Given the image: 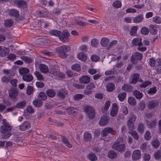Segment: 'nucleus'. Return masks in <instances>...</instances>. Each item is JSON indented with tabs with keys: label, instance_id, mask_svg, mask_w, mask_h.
<instances>
[{
	"label": "nucleus",
	"instance_id": "nucleus-1",
	"mask_svg": "<svg viewBox=\"0 0 161 161\" xmlns=\"http://www.w3.org/2000/svg\"><path fill=\"white\" fill-rule=\"evenodd\" d=\"M2 123L3 125L0 127V132L4 134L3 136V138L8 139L11 135L10 131L12 129V126L5 119L2 120Z\"/></svg>",
	"mask_w": 161,
	"mask_h": 161
},
{
	"label": "nucleus",
	"instance_id": "nucleus-2",
	"mask_svg": "<svg viewBox=\"0 0 161 161\" xmlns=\"http://www.w3.org/2000/svg\"><path fill=\"white\" fill-rule=\"evenodd\" d=\"M70 50V47L69 46L64 45L58 47L56 49V52L60 57L64 58L68 56L66 53Z\"/></svg>",
	"mask_w": 161,
	"mask_h": 161
},
{
	"label": "nucleus",
	"instance_id": "nucleus-3",
	"mask_svg": "<svg viewBox=\"0 0 161 161\" xmlns=\"http://www.w3.org/2000/svg\"><path fill=\"white\" fill-rule=\"evenodd\" d=\"M112 147L113 149L119 152H124L125 148V144L122 143V138H118L117 141L113 144Z\"/></svg>",
	"mask_w": 161,
	"mask_h": 161
},
{
	"label": "nucleus",
	"instance_id": "nucleus-4",
	"mask_svg": "<svg viewBox=\"0 0 161 161\" xmlns=\"http://www.w3.org/2000/svg\"><path fill=\"white\" fill-rule=\"evenodd\" d=\"M136 119V116L132 112L130 113L128 117L127 121V125L128 129L130 130H133L134 128V123Z\"/></svg>",
	"mask_w": 161,
	"mask_h": 161
},
{
	"label": "nucleus",
	"instance_id": "nucleus-5",
	"mask_svg": "<svg viewBox=\"0 0 161 161\" xmlns=\"http://www.w3.org/2000/svg\"><path fill=\"white\" fill-rule=\"evenodd\" d=\"M50 72L52 75L57 77L63 78L64 77V74L60 72L56 68L53 66H51Z\"/></svg>",
	"mask_w": 161,
	"mask_h": 161
},
{
	"label": "nucleus",
	"instance_id": "nucleus-6",
	"mask_svg": "<svg viewBox=\"0 0 161 161\" xmlns=\"http://www.w3.org/2000/svg\"><path fill=\"white\" fill-rule=\"evenodd\" d=\"M142 58V54L136 52L132 54L130 59L132 63L136 64L137 63V60H141Z\"/></svg>",
	"mask_w": 161,
	"mask_h": 161
},
{
	"label": "nucleus",
	"instance_id": "nucleus-7",
	"mask_svg": "<svg viewBox=\"0 0 161 161\" xmlns=\"http://www.w3.org/2000/svg\"><path fill=\"white\" fill-rule=\"evenodd\" d=\"M85 111L89 118L92 119L95 115V110L92 106L87 105L85 107Z\"/></svg>",
	"mask_w": 161,
	"mask_h": 161
},
{
	"label": "nucleus",
	"instance_id": "nucleus-8",
	"mask_svg": "<svg viewBox=\"0 0 161 161\" xmlns=\"http://www.w3.org/2000/svg\"><path fill=\"white\" fill-rule=\"evenodd\" d=\"M70 35L69 33L67 31H64L63 32L61 31L59 38L60 40L62 42H67L69 41V37Z\"/></svg>",
	"mask_w": 161,
	"mask_h": 161
},
{
	"label": "nucleus",
	"instance_id": "nucleus-9",
	"mask_svg": "<svg viewBox=\"0 0 161 161\" xmlns=\"http://www.w3.org/2000/svg\"><path fill=\"white\" fill-rule=\"evenodd\" d=\"M159 104V101L156 99L151 100L149 101L147 104V107L149 109L155 108Z\"/></svg>",
	"mask_w": 161,
	"mask_h": 161
},
{
	"label": "nucleus",
	"instance_id": "nucleus-10",
	"mask_svg": "<svg viewBox=\"0 0 161 161\" xmlns=\"http://www.w3.org/2000/svg\"><path fill=\"white\" fill-rule=\"evenodd\" d=\"M68 92L65 89L59 90L57 93V96L61 99H64L68 95Z\"/></svg>",
	"mask_w": 161,
	"mask_h": 161
},
{
	"label": "nucleus",
	"instance_id": "nucleus-11",
	"mask_svg": "<svg viewBox=\"0 0 161 161\" xmlns=\"http://www.w3.org/2000/svg\"><path fill=\"white\" fill-rule=\"evenodd\" d=\"M31 127V124L28 121L23 122L19 126V129L22 131H24L29 129Z\"/></svg>",
	"mask_w": 161,
	"mask_h": 161
},
{
	"label": "nucleus",
	"instance_id": "nucleus-12",
	"mask_svg": "<svg viewBox=\"0 0 161 161\" xmlns=\"http://www.w3.org/2000/svg\"><path fill=\"white\" fill-rule=\"evenodd\" d=\"M141 152L139 150H136L134 151L132 153V157L133 160H137L140 158Z\"/></svg>",
	"mask_w": 161,
	"mask_h": 161
},
{
	"label": "nucleus",
	"instance_id": "nucleus-13",
	"mask_svg": "<svg viewBox=\"0 0 161 161\" xmlns=\"http://www.w3.org/2000/svg\"><path fill=\"white\" fill-rule=\"evenodd\" d=\"M8 94L10 97L12 98H16L18 95V91L14 88H10Z\"/></svg>",
	"mask_w": 161,
	"mask_h": 161
},
{
	"label": "nucleus",
	"instance_id": "nucleus-14",
	"mask_svg": "<svg viewBox=\"0 0 161 161\" xmlns=\"http://www.w3.org/2000/svg\"><path fill=\"white\" fill-rule=\"evenodd\" d=\"M109 121L108 118L106 116L102 117L99 122V125L101 126L106 125Z\"/></svg>",
	"mask_w": 161,
	"mask_h": 161
},
{
	"label": "nucleus",
	"instance_id": "nucleus-15",
	"mask_svg": "<svg viewBox=\"0 0 161 161\" xmlns=\"http://www.w3.org/2000/svg\"><path fill=\"white\" fill-rule=\"evenodd\" d=\"M79 80L80 83L87 84L90 82V78L87 75H83L79 78Z\"/></svg>",
	"mask_w": 161,
	"mask_h": 161
},
{
	"label": "nucleus",
	"instance_id": "nucleus-16",
	"mask_svg": "<svg viewBox=\"0 0 161 161\" xmlns=\"http://www.w3.org/2000/svg\"><path fill=\"white\" fill-rule=\"evenodd\" d=\"M118 113L117 105L116 103H113L112 105V108L110 112V115L113 117L116 116Z\"/></svg>",
	"mask_w": 161,
	"mask_h": 161
},
{
	"label": "nucleus",
	"instance_id": "nucleus-17",
	"mask_svg": "<svg viewBox=\"0 0 161 161\" xmlns=\"http://www.w3.org/2000/svg\"><path fill=\"white\" fill-rule=\"evenodd\" d=\"M113 131V129L110 127H106L101 132V135L103 137L107 136L109 133H111Z\"/></svg>",
	"mask_w": 161,
	"mask_h": 161
},
{
	"label": "nucleus",
	"instance_id": "nucleus-18",
	"mask_svg": "<svg viewBox=\"0 0 161 161\" xmlns=\"http://www.w3.org/2000/svg\"><path fill=\"white\" fill-rule=\"evenodd\" d=\"M40 70L43 73H47L48 72V67L45 64H40L39 66Z\"/></svg>",
	"mask_w": 161,
	"mask_h": 161
},
{
	"label": "nucleus",
	"instance_id": "nucleus-19",
	"mask_svg": "<svg viewBox=\"0 0 161 161\" xmlns=\"http://www.w3.org/2000/svg\"><path fill=\"white\" fill-rule=\"evenodd\" d=\"M140 75L138 73L134 74L132 75V78L130 82V83L135 84L137 82V79L139 78Z\"/></svg>",
	"mask_w": 161,
	"mask_h": 161
},
{
	"label": "nucleus",
	"instance_id": "nucleus-20",
	"mask_svg": "<svg viewBox=\"0 0 161 161\" xmlns=\"http://www.w3.org/2000/svg\"><path fill=\"white\" fill-rule=\"evenodd\" d=\"M22 79L24 81L27 82L31 81L33 79V77L31 74H26L23 75Z\"/></svg>",
	"mask_w": 161,
	"mask_h": 161
},
{
	"label": "nucleus",
	"instance_id": "nucleus-21",
	"mask_svg": "<svg viewBox=\"0 0 161 161\" xmlns=\"http://www.w3.org/2000/svg\"><path fill=\"white\" fill-rule=\"evenodd\" d=\"M0 52V55L2 57H4L8 54L10 50L8 48L4 47Z\"/></svg>",
	"mask_w": 161,
	"mask_h": 161
},
{
	"label": "nucleus",
	"instance_id": "nucleus-22",
	"mask_svg": "<svg viewBox=\"0 0 161 161\" xmlns=\"http://www.w3.org/2000/svg\"><path fill=\"white\" fill-rule=\"evenodd\" d=\"M149 31L151 34L153 35L156 34L157 33V27L153 24H151L149 26Z\"/></svg>",
	"mask_w": 161,
	"mask_h": 161
},
{
	"label": "nucleus",
	"instance_id": "nucleus-23",
	"mask_svg": "<svg viewBox=\"0 0 161 161\" xmlns=\"http://www.w3.org/2000/svg\"><path fill=\"white\" fill-rule=\"evenodd\" d=\"M8 14L11 16L15 17H18L19 15V12L16 10L14 9H10L9 11Z\"/></svg>",
	"mask_w": 161,
	"mask_h": 161
},
{
	"label": "nucleus",
	"instance_id": "nucleus-24",
	"mask_svg": "<svg viewBox=\"0 0 161 161\" xmlns=\"http://www.w3.org/2000/svg\"><path fill=\"white\" fill-rule=\"evenodd\" d=\"M26 104V101L25 100H23L17 103L15 105V106L16 108H23L25 107Z\"/></svg>",
	"mask_w": 161,
	"mask_h": 161
},
{
	"label": "nucleus",
	"instance_id": "nucleus-25",
	"mask_svg": "<svg viewBox=\"0 0 161 161\" xmlns=\"http://www.w3.org/2000/svg\"><path fill=\"white\" fill-rule=\"evenodd\" d=\"M142 39L138 38H135L132 41V44L134 46L137 45L139 46H141L143 45L142 42Z\"/></svg>",
	"mask_w": 161,
	"mask_h": 161
},
{
	"label": "nucleus",
	"instance_id": "nucleus-26",
	"mask_svg": "<svg viewBox=\"0 0 161 161\" xmlns=\"http://www.w3.org/2000/svg\"><path fill=\"white\" fill-rule=\"evenodd\" d=\"M132 86L130 85L124 84L122 87L123 91L128 92H131L132 89Z\"/></svg>",
	"mask_w": 161,
	"mask_h": 161
},
{
	"label": "nucleus",
	"instance_id": "nucleus-27",
	"mask_svg": "<svg viewBox=\"0 0 161 161\" xmlns=\"http://www.w3.org/2000/svg\"><path fill=\"white\" fill-rule=\"evenodd\" d=\"M151 144L154 147L157 148L160 145V143L158 139L157 138H154L151 142Z\"/></svg>",
	"mask_w": 161,
	"mask_h": 161
},
{
	"label": "nucleus",
	"instance_id": "nucleus-28",
	"mask_svg": "<svg viewBox=\"0 0 161 161\" xmlns=\"http://www.w3.org/2000/svg\"><path fill=\"white\" fill-rule=\"evenodd\" d=\"M134 96L138 99H140L143 97V94L137 90L134 91L133 92Z\"/></svg>",
	"mask_w": 161,
	"mask_h": 161
},
{
	"label": "nucleus",
	"instance_id": "nucleus-29",
	"mask_svg": "<svg viewBox=\"0 0 161 161\" xmlns=\"http://www.w3.org/2000/svg\"><path fill=\"white\" fill-rule=\"evenodd\" d=\"M106 88L108 91L111 92L114 89L115 85L113 83L109 82L107 84Z\"/></svg>",
	"mask_w": 161,
	"mask_h": 161
},
{
	"label": "nucleus",
	"instance_id": "nucleus-30",
	"mask_svg": "<svg viewBox=\"0 0 161 161\" xmlns=\"http://www.w3.org/2000/svg\"><path fill=\"white\" fill-rule=\"evenodd\" d=\"M146 123L149 128H152L155 127L156 125L157 120L156 119H155L151 122L147 121Z\"/></svg>",
	"mask_w": 161,
	"mask_h": 161
},
{
	"label": "nucleus",
	"instance_id": "nucleus-31",
	"mask_svg": "<svg viewBox=\"0 0 161 161\" xmlns=\"http://www.w3.org/2000/svg\"><path fill=\"white\" fill-rule=\"evenodd\" d=\"M38 99L42 101H44L47 99V96L46 94L42 92H40L37 96Z\"/></svg>",
	"mask_w": 161,
	"mask_h": 161
},
{
	"label": "nucleus",
	"instance_id": "nucleus-32",
	"mask_svg": "<svg viewBox=\"0 0 161 161\" xmlns=\"http://www.w3.org/2000/svg\"><path fill=\"white\" fill-rule=\"evenodd\" d=\"M46 94L48 96L50 97H53L56 95V92L52 89H48L46 92Z\"/></svg>",
	"mask_w": 161,
	"mask_h": 161
},
{
	"label": "nucleus",
	"instance_id": "nucleus-33",
	"mask_svg": "<svg viewBox=\"0 0 161 161\" xmlns=\"http://www.w3.org/2000/svg\"><path fill=\"white\" fill-rule=\"evenodd\" d=\"M62 139L63 142L65 145L69 148H71L72 147V145L69 142L68 140L65 137L63 136L62 137Z\"/></svg>",
	"mask_w": 161,
	"mask_h": 161
},
{
	"label": "nucleus",
	"instance_id": "nucleus-34",
	"mask_svg": "<svg viewBox=\"0 0 161 161\" xmlns=\"http://www.w3.org/2000/svg\"><path fill=\"white\" fill-rule=\"evenodd\" d=\"M109 42V39L107 38H103L101 40L100 43L102 46L103 47H105L108 45Z\"/></svg>",
	"mask_w": 161,
	"mask_h": 161
},
{
	"label": "nucleus",
	"instance_id": "nucleus-35",
	"mask_svg": "<svg viewBox=\"0 0 161 161\" xmlns=\"http://www.w3.org/2000/svg\"><path fill=\"white\" fill-rule=\"evenodd\" d=\"M157 91L156 87L154 86L147 90V93L149 95H153L157 92Z\"/></svg>",
	"mask_w": 161,
	"mask_h": 161
},
{
	"label": "nucleus",
	"instance_id": "nucleus-36",
	"mask_svg": "<svg viewBox=\"0 0 161 161\" xmlns=\"http://www.w3.org/2000/svg\"><path fill=\"white\" fill-rule=\"evenodd\" d=\"M77 57L78 59L83 61H86L87 58V57L86 54L83 53H79L77 56Z\"/></svg>",
	"mask_w": 161,
	"mask_h": 161
},
{
	"label": "nucleus",
	"instance_id": "nucleus-37",
	"mask_svg": "<svg viewBox=\"0 0 161 161\" xmlns=\"http://www.w3.org/2000/svg\"><path fill=\"white\" fill-rule=\"evenodd\" d=\"M61 31L57 30H52L50 31L49 33L52 36L59 37Z\"/></svg>",
	"mask_w": 161,
	"mask_h": 161
},
{
	"label": "nucleus",
	"instance_id": "nucleus-38",
	"mask_svg": "<svg viewBox=\"0 0 161 161\" xmlns=\"http://www.w3.org/2000/svg\"><path fill=\"white\" fill-rule=\"evenodd\" d=\"M33 103L34 106L36 107H40L42 104V101L38 99L35 100L33 102Z\"/></svg>",
	"mask_w": 161,
	"mask_h": 161
},
{
	"label": "nucleus",
	"instance_id": "nucleus-39",
	"mask_svg": "<svg viewBox=\"0 0 161 161\" xmlns=\"http://www.w3.org/2000/svg\"><path fill=\"white\" fill-rule=\"evenodd\" d=\"M128 102L129 104L132 106H135L136 103L135 99L132 97H130L128 98Z\"/></svg>",
	"mask_w": 161,
	"mask_h": 161
},
{
	"label": "nucleus",
	"instance_id": "nucleus-40",
	"mask_svg": "<svg viewBox=\"0 0 161 161\" xmlns=\"http://www.w3.org/2000/svg\"><path fill=\"white\" fill-rule=\"evenodd\" d=\"M84 138L85 141H89L92 138V135L88 132H86L84 134Z\"/></svg>",
	"mask_w": 161,
	"mask_h": 161
},
{
	"label": "nucleus",
	"instance_id": "nucleus-41",
	"mask_svg": "<svg viewBox=\"0 0 161 161\" xmlns=\"http://www.w3.org/2000/svg\"><path fill=\"white\" fill-rule=\"evenodd\" d=\"M130 130V131H129V133L133 136L135 139L138 140L139 136L137 133L133 130Z\"/></svg>",
	"mask_w": 161,
	"mask_h": 161
},
{
	"label": "nucleus",
	"instance_id": "nucleus-42",
	"mask_svg": "<svg viewBox=\"0 0 161 161\" xmlns=\"http://www.w3.org/2000/svg\"><path fill=\"white\" fill-rule=\"evenodd\" d=\"M67 112L69 114L75 115L76 114V110L73 108H68L66 109Z\"/></svg>",
	"mask_w": 161,
	"mask_h": 161
},
{
	"label": "nucleus",
	"instance_id": "nucleus-43",
	"mask_svg": "<svg viewBox=\"0 0 161 161\" xmlns=\"http://www.w3.org/2000/svg\"><path fill=\"white\" fill-rule=\"evenodd\" d=\"M144 126L142 123H140L138 126L137 129L138 131L141 133H143L144 131Z\"/></svg>",
	"mask_w": 161,
	"mask_h": 161
},
{
	"label": "nucleus",
	"instance_id": "nucleus-44",
	"mask_svg": "<svg viewBox=\"0 0 161 161\" xmlns=\"http://www.w3.org/2000/svg\"><path fill=\"white\" fill-rule=\"evenodd\" d=\"M13 23L14 22L12 20L8 19L5 21L4 24L6 27H10L13 25Z\"/></svg>",
	"mask_w": 161,
	"mask_h": 161
},
{
	"label": "nucleus",
	"instance_id": "nucleus-45",
	"mask_svg": "<svg viewBox=\"0 0 161 161\" xmlns=\"http://www.w3.org/2000/svg\"><path fill=\"white\" fill-rule=\"evenodd\" d=\"M88 158L91 161H95L97 160V157L94 154L91 153L87 156Z\"/></svg>",
	"mask_w": 161,
	"mask_h": 161
},
{
	"label": "nucleus",
	"instance_id": "nucleus-46",
	"mask_svg": "<svg viewBox=\"0 0 161 161\" xmlns=\"http://www.w3.org/2000/svg\"><path fill=\"white\" fill-rule=\"evenodd\" d=\"M143 15H140L134 18L133 21L134 23H139L143 19Z\"/></svg>",
	"mask_w": 161,
	"mask_h": 161
},
{
	"label": "nucleus",
	"instance_id": "nucleus-47",
	"mask_svg": "<svg viewBox=\"0 0 161 161\" xmlns=\"http://www.w3.org/2000/svg\"><path fill=\"white\" fill-rule=\"evenodd\" d=\"M29 71V69L26 68H22L19 69V73L22 75H25V74H27Z\"/></svg>",
	"mask_w": 161,
	"mask_h": 161
},
{
	"label": "nucleus",
	"instance_id": "nucleus-48",
	"mask_svg": "<svg viewBox=\"0 0 161 161\" xmlns=\"http://www.w3.org/2000/svg\"><path fill=\"white\" fill-rule=\"evenodd\" d=\"M108 156L109 158L113 159L117 156V154L114 151H110L108 153Z\"/></svg>",
	"mask_w": 161,
	"mask_h": 161
},
{
	"label": "nucleus",
	"instance_id": "nucleus-49",
	"mask_svg": "<svg viewBox=\"0 0 161 161\" xmlns=\"http://www.w3.org/2000/svg\"><path fill=\"white\" fill-rule=\"evenodd\" d=\"M126 94L125 92H122L118 95V98L120 101H123L126 98Z\"/></svg>",
	"mask_w": 161,
	"mask_h": 161
},
{
	"label": "nucleus",
	"instance_id": "nucleus-50",
	"mask_svg": "<svg viewBox=\"0 0 161 161\" xmlns=\"http://www.w3.org/2000/svg\"><path fill=\"white\" fill-rule=\"evenodd\" d=\"M138 29L137 26L132 27L130 31V34L131 36H135L136 35Z\"/></svg>",
	"mask_w": 161,
	"mask_h": 161
},
{
	"label": "nucleus",
	"instance_id": "nucleus-51",
	"mask_svg": "<svg viewBox=\"0 0 161 161\" xmlns=\"http://www.w3.org/2000/svg\"><path fill=\"white\" fill-rule=\"evenodd\" d=\"M34 75L39 80H43L44 79L42 74L39 71H36L34 72Z\"/></svg>",
	"mask_w": 161,
	"mask_h": 161
},
{
	"label": "nucleus",
	"instance_id": "nucleus-52",
	"mask_svg": "<svg viewBox=\"0 0 161 161\" xmlns=\"http://www.w3.org/2000/svg\"><path fill=\"white\" fill-rule=\"evenodd\" d=\"M112 6L116 8H119L121 7L122 4L120 1L117 0L113 3Z\"/></svg>",
	"mask_w": 161,
	"mask_h": 161
},
{
	"label": "nucleus",
	"instance_id": "nucleus-53",
	"mask_svg": "<svg viewBox=\"0 0 161 161\" xmlns=\"http://www.w3.org/2000/svg\"><path fill=\"white\" fill-rule=\"evenodd\" d=\"M152 84L151 81H146L143 82V83L140 84L139 86L141 88H146L147 86Z\"/></svg>",
	"mask_w": 161,
	"mask_h": 161
},
{
	"label": "nucleus",
	"instance_id": "nucleus-54",
	"mask_svg": "<svg viewBox=\"0 0 161 161\" xmlns=\"http://www.w3.org/2000/svg\"><path fill=\"white\" fill-rule=\"evenodd\" d=\"M146 107V103L143 101H142L138 104V109L139 110H143Z\"/></svg>",
	"mask_w": 161,
	"mask_h": 161
},
{
	"label": "nucleus",
	"instance_id": "nucleus-55",
	"mask_svg": "<svg viewBox=\"0 0 161 161\" xmlns=\"http://www.w3.org/2000/svg\"><path fill=\"white\" fill-rule=\"evenodd\" d=\"M98 45V41L96 39L94 38L92 39L91 42V45L93 47H97Z\"/></svg>",
	"mask_w": 161,
	"mask_h": 161
},
{
	"label": "nucleus",
	"instance_id": "nucleus-56",
	"mask_svg": "<svg viewBox=\"0 0 161 161\" xmlns=\"http://www.w3.org/2000/svg\"><path fill=\"white\" fill-rule=\"evenodd\" d=\"M71 68L73 70L78 72L80 71V66L78 64H75L73 65L72 66Z\"/></svg>",
	"mask_w": 161,
	"mask_h": 161
},
{
	"label": "nucleus",
	"instance_id": "nucleus-57",
	"mask_svg": "<svg viewBox=\"0 0 161 161\" xmlns=\"http://www.w3.org/2000/svg\"><path fill=\"white\" fill-rule=\"evenodd\" d=\"M21 58L22 59V60L24 61L25 62L27 63H29L31 62L32 61V60L31 59L26 56H21Z\"/></svg>",
	"mask_w": 161,
	"mask_h": 161
},
{
	"label": "nucleus",
	"instance_id": "nucleus-58",
	"mask_svg": "<svg viewBox=\"0 0 161 161\" xmlns=\"http://www.w3.org/2000/svg\"><path fill=\"white\" fill-rule=\"evenodd\" d=\"M141 33L144 35H147L149 32V29L146 27H143L141 31Z\"/></svg>",
	"mask_w": 161,
	"mask_h": 161
},
{
	"label": "nucleus",
	"instance_id": "nucleus-59",
	"mask_svg": "<svg viewBox=\"0 0 161 161\" xmlns=\"http://www.w3.org/2000/svg\"><path fill=\"white\" fill-rule=\"evenodd\" d=\"M153 21L157 24H160L161 23V18L158 16H156L153 18Z\"/></svg>",
	"mask_w": 161,
	"mask_h": 161
},
{
	"label": "nucleus",
	"instance_id": "nucleus-60",
	"mask_svg": "<svg viewBox=\"0 0 161 161\" xmlns=\"http://www.w3.org/2000/svg\"><path fill=\"white\" fill-rule=\"evenodd\" d=\"M154 156L156 159H160L161 158V152L158 151L154 153Z\"/></svg>",
	"mask_w": 161,
	"mask_h": 161
},
{
	"label": "nucleus",
	"instance_id": "nucleus-61",
	"mask_svg": "<svg viewBox=\"0 0 161 161\" xmlns=\"http://www.w3.org/2000/svg\"><path fill=\"white\" fill-rule=\"evenodd\" d=\"M17 5L19 7H25L26 5V3L24 1H20L18 2Z\"/></svg>",
	"mask_w": 161,
	"mask_h": 161
},
{
	"label": "nucleus",
	"instance_id": "nucleus-62",
	"mask_svg": "<svg viewBox=\"0 0 161 161\" xmlns=\"http://www.w3.org/2000/svg\"><path fill=\"white\" fill-rule=\"evenodd\" d=\"M95 85L93 83H90L86 86V89L88 90H91L95 87Z\"/></svg>",
	"mask_w": 161,
	"mask_h": 161
},
{
	"label": "nucleus",
	"instance_id": "nucleus-63",
	"mask_svg": "<svg viewBox=\"0 0 161 161\" xmlns=\"http://www.w3.org/2000/svg\"><path fill=\"white\" fill-rule=\"evenodd\" d=\"M33 88L31 86H28L27 87L26 89V93L28 95H30L33 92Z\"/></svg>",
	"mask_w": 161,
	"mask_h": 161
},
{
	"label": "nucleus",
	"instance_id": "nucleus-64",
	"mask_svg": "<svg viewBox=\"0 0 161 161\" xmlns=\"http://www.w3.org/2000/svg\"><path fill=\"white\" fill-rule=\"evenodd\" d=\"M91 60L94 62H97L100 60V58L96 55H93L91 57Z\"/></svg>",
	"mask_w": 161,
	"mask_h": 161
}]
</instances>
